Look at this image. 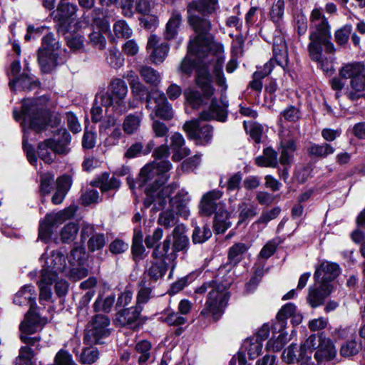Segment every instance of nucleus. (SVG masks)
<instances>
[{"mask_svg":"<svg viewBox=\"0 0 365 365\" xmlns=\"http://www.w3.org/2000/svg\"><path fill=\"white\" fill-rule=\"evenodd\" d=\"M75 212L76 208L69 207L67 209L56 213L47 214L43 221L53 228V227L56 226L73 217Z\"/></svg>","mask_w":365,"mask_h":365,"instance_id":"nucleus-36","label":"nucleus"},{"mask_svg":"<svg viewBox=\"0 0 365 365\" xmlns=\"http://www.w3.org/2000/svg\"><path fill=\"white\" fill-rule=\"evenodd\" d=\"M222 195V192L217 190L203 195L200 204V212L202 215L210 216L215 212L216 213L220 207H224L223 205L218 202Z\"/></svg>","mask_w":365,"mask_h":365,"instance_id":"nucleus-17","label":"nucleus"},{"mask_svg":"<svg viewBox=\"0 0 365 365\" xmlns=\"http://www.w3.org/2000/svg\"><path fill=\"white\" fill-rule=\"evenodd\" d=\"M195 81L205 97H210L213 94L214 88L211 84V77L207 66L197 69Z\"/></svg>","mask_w":365,"mask_h":365,"instance_id":"nucleus-30","label":"nucleus"},{"mask_svg":"<svg viewBox=\"0 0 365 365\" xmlns=\"http://www.w3.org/2000/svg\"><path fill=\"white\" fill-rule=\"evenodd\" d=\"M77 10V6L73 4L63 1L58 3L57 9L51 14L58 26V32L65 34L67 31L69 25L75 19Z\"/></svg>","mask_w":365,"mask_h":365,"instance_id":"nucleus-11","label":"nucleus"},{"mask_svg":"<svg viewBox=\"0 0 365 365\" xmlns=\"http://www.w3.org/2000/svg\"><path fill=\"white\" fill-rule=\"evenodd\" d=\"M332 286L329 283H320L318 287H309L307 297V302L316 308L323 304L325 299L331 294Z\"/></svg>","mask_w":365,"mask_h":365,"instance_id":"nucleus-22","label":"nucleus"},{"mask_svg":"<svg viewBox=\"0 0 365 365\" xmlns=\"http://www.w3.org/2000/svg\"><path fill=\"white\" fill-rule=\"evenodd\" d=\"M99 187L101 191L107 192L117 189L120 186V181L115 178H109L108 174H103L99 181Z\"/></svg>","mask_w":365,"mask_h":365,"instance_id":"nucleus-59","label":"nucleus"},{"mask_svg":"<svg viewBox=\"0 0 365 365\" xmlns=\"http://www.w3.org/2000/svg\"><path fill=\"white\" fill-rule=\"evenodd\" d=\"M78 226L74 222L66 225L61 231V237L63 242L69 243L73 242L77 237Z\"/></svg>","mask_w":365,"mask_h":365,"instance_id":"nucleus-53","label":"nucleus"},{"mask_svg":"<svg viewBox=\"0 0 365 365\" xmlns=\"http://www.w3.org/2000/svg\"><path fill=\"white\" fill-rule=\"evenodd\" d=\"M340 273V267L336 263L325 261L316 269L314 277L319 283H329L336 278Z\"/></svg>","mask_w":365,"mask_h":365,"instance_id":"nucleus-18","label":"nucleus"},{"mask_svg":"<svg viewBox=\"0 0 365 365\" xmlns=\"http://www.w3.org/2000/svg\"><path fill=\"white\" fill-rule=\"evenodd\" d=\"M67 272L65 255L59 251H52L45 259L41 272H46L47 277L56 280L60 273Z\"/></svg>","mask_w":365,"mask_h":365,"instance_id":"nucleus-13","label":"nucleus"},{"mask_svg":"<svg viewBox=\"0 0 365 365\" xmlns=\"http://www.w3.org/2000/svg\"><path fill=\"white\" fill-rule=\"evenodd\" d=\"M282 359L287 364L299 363L300 365L310 362L312 356L305 354L302 346L297 344H290L282 353Z\"/></svg>","mask_w":365,"mask_h":365,"instance_id":"nucleus-23","label":"nucleus"},{"mask_svg":"<svg viewBox=\"0 0 365 365\" xmlns=\"http://www.w3.org/2000/svg\"><path fill=\"white\" fill-rule=\"evenodd\" d=\"M227 105L221 101L213 98L211 101L210 110L200 113L199 119L186 122L183 125L184 130L190 138L196 140L197 145H207L212 139L213 128L211 125L200 123L202 120L216 119L225 122L227 118Z\"/></svg>","mask_w":365,"mask_h":365,"instance_id":"nucleus-1","label":"nucleus"},{"mask_svg":"<svg viewBox=\"0 0 365 365\" xmlns=\"http://www.w3.org/2000/svg\"><path fill=\"white\" fill-rule=\"evenodd\" d=\"M38 51H44L46 53H61L60 44L58 40L54 38L53 34L49 33L42 38V46Z\"/></svg>","mask_w":365,"mask_h":365,"instance_id":"nucleus-47","label":"nucleus"},{"mask_svg":"<svg viewBox=\"0 0 365 365\" xmlns=\"http://www.w3.org/2000/svg\"><path fill=\"white\" fill-rule=\"evenodd\" d=\"M284 329L279 330L281 333L279 334L277 339H271L267 343V348L272 349L274 351H280L284 346L289 341L287 333L283 331Z\"/></svg>","mask_w":365,"mask_h":365,"instance_id":"nucleus-55","label":"nucleus"},{"mask_svg":"<svg viewBox=\"0 0 365 365\" xmlns=\"http://www.w3.org/2000/svg\"><path fill=\"white\" fill-rule=\"evenodd\" d=\"M223 51V46L220 43L215 41L211 38H203L202 36H199L189 48V54L195 55L199 58H204L209 54L213 56L215 61L213 73L216 83L218 86L226 88V80L222 71L225 59Z\"/></svg>","mask_w":365,"mask_h":365,"instance_id":"nucleus-4","label":"nucleus"},{"mask_svg":"<svg viewBox=\"0 0 365 365\" xmlns=\"http://www.w3.org/2000/svg\"><path fill=\"white\" fill-rule=\"evenodd\" d=\"M61 53H46L38 51V61L43 73L51 72L59 63V56Z\"/></svg>","mask_w":365,"mask_h":365,"instance_id":"nucleus-33","label":"nucleus"},{"mask_svg":"<svg viewBox=\"0 0 365 365\" xmlns=\"http://www.w3.org/2000/svg\"><path fill=\"white\" fill-rule=\"evenodd\" d=\"M128 92L126 83L120 78H114L110 81L107 91L98 93L97 102L102 103L106 109L111 108L113 111L122 114L128 110L125 101Z\"/></svg>","mask_w":365,"mask_h":365,"instance_id":"nucleus-6","label":"nucleus"},{"mask_svg":"<svg viewBox=\"0 0 365 365\" xmlns=\"http://www.w3.org/2000/svg\"><path fill=\"white\" fill-rule=\"evenodd\" d=\"M334 148L328 143L322 145L312 143L307 149L309 155L319 158H325L334 152Z\"/></svg>","mask_w":365,"mask_h":365,"instance_id":"nucleus-49","label":"nucleus"},{"mask_svg":"<svg viewBox=\"0 0 365 365\" xmlns=\"http://www.w3.org/2000/svg\"><path fill=\"white\" fill-rule=\"evenodd\" d=\"M243 348L247 352L250 358L254 359L257 357L262 351V343L257 339L250 338L245 341Z\"/></svg>","mask_w":365,"mask_h":365,"instance_id":"nucleus-50","label":"nucleus"},{"mask_svg":"<svg viewBox=\"0 0 365 365\" xmlns=\"http://www.w3.org/2000/svg\"><path fill=\"white\" fill-rule=\"evenodd\" d=\"M186 232L187 230L183 224L177 225L173 230V247L177 253L179 252L185 253L187 252L190 245V240Z\"/></svg>","mask_w":365,"mask_h":365,"instance_id":"nucleus-25","label":"nucleus"},{"mask_svg":"<svg viewBox=\"0 0 365 365\" xmlns=\"http://www.w3.org/2000/svg\"><path fill=\"white\" fill-rule=\"evenodd\" d=\"M182 22V16L180 11L176 9L173 10L165 26L164 38L168 41L173 39L177 36Z\"/></svg>","mask_w":365,"mask_h":365,"instance_id":"nucleus-31","label":"nucleus"},{"mask_svg":"<svg viewBox=\"0 0 365 365\" xmlns=\"http://www.w3.org/2000/svg\"><path fill=\"white\" fill-rule=\"evenodd\" d=\"M131 251L133 259L135 262L140 261L143 259V255L145 249L143 245V233L140 230H135L133 237Z\"/></svg>","mask_w":365,"mask_h":365,"instance_id":"nucleus-44","label":"nucleus"},{"mask_svg":"<svg viewBox=\"0 0 365 365\" xmlns=\"http://www.w3.org/2000/svg\"><path fill=\"white\" fill-rule=\"evenodd\" d=\"M152 344L147 340H143L135 344V357L139 365H144L151 356Z\"/></svg>","mask_w":365,"mask_h":365,"instance_id":"nucleus-41","label":"nucleus"},{"mask_svg":"<svg viewBox=\"0 0 365 365\" xmlns=\"http://www.w3.org/2000/svg\"><path fill=\"white\" fill-rule=\"evenodd\" d=\"M142 118L143 114L141 113L129 114L125 116L123 123L124 132L128 135H132L137 132L140 128Z\"/></svg>","mask_w":365,"mask_h":365,"instance_id":"nucleus-43","label":"nucleus"},{"mask_svg":"<svg viewBox=\"0 0 365 365\" xmlns=\"http://www.w3.org/2000/svg\"><path fill=\"white\" fill-rule=\"evenodd\" d=\"M178 187L177 183H172L162 187L160 191L158 192L155 198H154V194L156 192V190L148 189L147 197L145 198L143 202L144 206L149 207L153 205V209L160 210H163L169 204L172 208L176 210L177 215L187 219L190 214L188 206L190 197H188L187 192L183 190H180L174 197H171V195Z\"/></svg>","mask_w":365,"mask_h":365,"instance_id":"nucleus-3","label":"nucleus"},{"mask_svg":"<svg viewBox=\"0 0 365 365\" xmlns=\"http://www.w3.org/2000/svg\"><path fill=\"white\" fill-rule=\"evenodd\" d=\"M249 246L242 242L234 244L228 250V262L232 266H236L242 259L243 255L248 250Z\"/></svg>","mask_w":365,"mask_h":365,"instance_id":"nucleus-42","label":"nucleus"},{"mask_svg":"<svg viewBox=\"0 0 365 365\" xmlns=\"http://www.w3.org/2000/svg\"><path fill=\"white\" fill-rule=\"evenodd\" d=\"M341 78L350 79L349 88L346 91L347 97L355 101L359 99L365 91V66L355 62L347 63L339 70Z\"/></svg>","mask_w":365,"mask_h":365,"instance_id":"nucleus-7","label":"nucleus"},{"mask_svg":"<svg viewBox=\"0 0 365 365\" xmlns=\"http://www.w3.org/2000/svg\"><path fill=\"white\" fill-rule=\"evenodd\" d=\"M274 56L272 59L277 64L284 68L287 66L288 53L287 47L283 36H275L273 42Z\"/></svg>","mask_w":365,"mask_h":365,"instance_id":"nucleus-26","label":"nucleus"},{"mask_svg":"<svg viewBox=\"0 0 365 365\" xmlns=\"http://www.w3.org/2000/svg\"><path fill=\"white\" fill-rule=\"evenodd\" d=\"M168 268V264L161 260L151 262L147 264L144 274L148 276L150 279L155 282L164 276Z\"/></svg>","mask_w":365,"mask_h":365,"instance_id":"nucleus-38","label":"nucleus"},{"mask_svg":"<svg viewBox=\"0 0 365 365\" xmlns=\"http://www.w3.org/2000/svg\"><path fill=\"white\" fill-rule=\"evenodd\" d=\"M141 311L142 308L138 305L122 309L116 314L115 321L122 327L132 324L137 321Z\"/></svg>","mask_w":365,"mask_h":365,"instance_id":"nucleus-32","label":"nucleus"},{"mask_svg":"<svg viewBox=\"0 0 365 365\" xmlns=\"http://www.w3.org/2000/svg\"><path fill=\"white\" fill-rule=\"evenodd\" d=\"M178 217L172 209L163 211L158 219V223L165 228H170L176 225Z\"/></svg>","mask_w":365,"mask_h":365,"instance_id":"nucleus-54","label":"nucleus"},{"mask_svg":"<svg viewBox=\"0 0 365 365\" xmlns=\"http://www.w3.org/2000/svg\"><path fill=\"white\" fill-rule=\"evenodd\" d=\"M171 237L170 235L166 237L165 240L158 245L152 253V256L157 260H161L165 263L173 264L177 258V252L174 248L170 247Z\"/></svg>","mask_w":365,"mask_h":365,"instance_id":"nucleus-19","label":"nucleus"},{"mask_svg":"<svg viewBox=\"0 0 365 365\" xmlns=\"http://www.w3.org/2000/svg\"><path fill=\"white\" fill-rule=\"evenodd\" d=\"M54 182V175L51 173H44L41 176L40 190L43 195L51 192Z\"/></svg>","mask_w":365,"mask_h":365,"instance_id":"nucleus-63","label":"nucleus"},{"mask_svg":"<svg viewBox=\"0 0 365 365\" xmlns=\"http://www.w3.org/2000/svg\"><path fill=\"white\" fill-rule=\"evenodd\" d=\"M106 61L107 63L114 68H118L124 63V58L119 50L115 47L109 49Z\"/></svg>","mask_w":365,"mask_h":365,"instance_id":"nucleus-56","label":"nucleus"},{"mask_svg":"<svg viewBox=\"0 0 365 365\" xmlns=\"http://www.w3.org/2000/svg\"><path fill=\"white\" fill-rule=\"evenodd\" d=\"M114 302V295H110L106 297H103L101 295H99L93 304V309L95 312H104L108 313L110 312Z\"/></svg>","mask_w":365,"mask_h":365,"instance_id":"nucleus-51","label":"nucleus"},{"mask_svg":"<svg viewBox=\"0 0 365 365\" xmlns=\"http://www.w3.org/2000/svg\"><path fill=\"white\" fill-rule=\"evenodd\" d=\"M192 4V12L208 16L215 13L218 9V0H192L187 5V10Z\"/></svg>","mask_w":365,"mask_h":365,"instance_id":"nucleus-29","label":"nucleus"},{"mask_svg":"<svg viewBox=\"0 0 365 365\" xmlns=\"http://www.w3.org/2000/svg\"><path fill=\"white\" fill-rule=\"evenodd\" d=\"M259 167L276 168L278 164L277 153L271 148H264L263 154L255 159Z\"/></svg>","mask_w":365,"mask_h":365,"instance_id":"nucleus-40","label":"nucleus"},{"mask_svg":"<svg viewBox=\"0 0 365 365\" xmlns=\"http://www.w3.org/2000/svg\"><path fill=\"white\" fill-rule=\"evenodd\" d=\"M110 319L103 314L95 315L89 322L84 341L88 344H101V339L110 335Z\"/></svg>","mask_w":365,"mask_h":365,"instance_id":"nucleus-9","label":"nucleus"},{"mask_svg":"<svg viewBox=\"0 0 365 365\" xmlns=\"http://www.w3.org/2000/svg\"><path fill=\"white\" fill-rule=\"evenodd\" d=\"M170 148L173 152L172 159L178 162L190 154L189 148L184 147L185 139L178 133H174L171 138Z\"/></svg>","mask_w":365,"mask_h":365,"instance_id":"nucleus-28","label":"nucleus"},{"mask_svg":"<svg viewBox=\"0 0 365 365\" xmlns=\"http://www.w3.org/2000/svg\"><path fill=\"white\" fill-rule=\"evenodd\" d=\"M351 33V25H345L341 29L336 31L334 34L335 40L337 43L340 45L345 44L349 38V36Z\"/></svg>","mask_w":365,"mask_h":365,"instance_id":"nucleus-64","label":"nucleus"},{"mask_svg":"<svg viewBox=\"0 0 365 365\" xmlns=\"http://www.w3.org/2000/svg\"><path fill=\"white\" fill-rule=\"evenodd\" d=\"M93 24L96 31L93 30L88 36L89 43L96 48L103 50L106 46V39L104 34L110 30V24L104 18L103 10L94 9L93 11Z\"/></svg>","mask_w":365,"mask_h":365,"instance_id":"nucleus-10","label":"nucleus"},{"mask_svg":"<svg viewBox=\"0 0 365 365\" xmlns=\"http://www.w3.org/2000/svg\"><path fill=\"white\" fill-rule=\"evenodd\" d=\"M88 259V254L83 247L73 248L68 256L69 264L72 267L83 266Z\"/></svg>","mask_w":365,"mask_h":365,"instance_id":"nucleus-48","label":"nucleus"},{"mask_svg":"<svg viewBox=\"0 0 365 365\" xmlns=\"http://www.w3.org/2000/svg\"><path fill=\"white\" fill-rule=\"evenodd\" d=\"M164 180L158 174L157 170L155 168V162L145 165L140 170L138 183L140 187L148 185L145 190V195H147V190L153 189L156 190L154 194V198L157 197V194L160 191V185H162Z\"/></svg>","mask_w":365,"mask_h":365,"instance_id":"nucleus-12","label":"nucleus"},{"mask_svg":"<svg viewBox=\"0 0 365 365\" xmlns=\"http://www.w3.org/2000/svg\"><path fill=\"white\" fill-rule=\"evenodd\" d=\"M309 20L311 32L309 34L310 43L308 48L315 49L314 47L320 46L319 41L331 38L330 25L327 19L319 9L312 10Z\"/></svg>","mask_w":365,"mask_h":365,"instance_id":"nucleus-8","label":"nucleus"},{"mask_svg":"<svg viewBox=\"0 0 365 365\" xmlns=\"http://www.w3.org/2000/svg\"><path fill=\"white\" fill-rule=\"evenodd\" d=\"M140 289L137 295V305L145 304L151 297L152 289L146 286V282L141 280L139 283Z\"/></svg>","mask_w":365,"mask_h":365,"instance_id":"nucleus-62","label":"nucleus"},{"mask_svg":"<svg viewBox=\"0 0 365 365\" xmlns=\"http://www.w3.org/2000/svg\"><path fill=\"white\" fill-rule=\"evenodd\" d=\"M46 323V319L41 317L31 305L25 315L24 320L20 324L19 328L21 334H32L37 331L39 325Z\"/></svg>","mask_w":365,"mask_h":365,"instance_id":"nucleus-20","label":"nucleus"},{"mask_svg":"<svg viewBox=\"0 0 365 365\" xmlns=\"http://www.w3.org/2000/svg\"><path fill=\"white\" fill-rule=\"evenodd\" d=\"M229 287L230 283L223 284L215 278L203 283L195 289V294L207 293L205 305L200 312L201 316L205 318L211 317L213 322H217L222 317L230 298Z\"/></svg>","mask_w":365,"mask_h":365,"instance_id":"nucleus-2","label":"nucleus"},{"mask_svg":"<svg viewBox=\"0 0 365 365\" xmlns=\"http://www.w3.org/2000/svg\"><path fill=\"white\" fill-rule=\"evenodd\" d=\"M36 294L34 287L31 285H25L14 296V302L19 306L31 304L33 308L36 309Z\"/></svg>","mask_w":365,"mask_h":365,"instance_id":"nucleus-34","label":"nucleus"},{"mask_svg":"<svg viewBox=\"0 0 365 365\" xmlns=\"http://www.w3.org/2000/svg\"><path fill=\"white\" fill-rule=\"evenodd\" d=\"M68 46L73 51H80L83 48V38L77 34L67 33L65 37Z\"/></svg>","mask_w":365,"mask_h":365,"instance_id":"nucleus-60","label":"nucleus"},{"mask_svg":"<svg viewBox=\"0 0 365 365\" xmlns=\"http://www.w3.org/2000/svg\"><path fill=\"white\" fill-rule=\"evenodd\" d=\"M232 223L230 221V215L224 207H220L215 213L214 219V230L217 234L224 233Z\"/></svg>","mask_w":365,"mask_h":365,"instance_id":"nucleus-37","label":"nucleus"},{"mask_svg":"<svg viewBox=\"0 0 365 365\" xmlns=\"http://www.w3.org/2000/svg\"><path fill=\"white\" fill-rule=\"evenodd\" d=\"M113 31L118 38H130L132 35V29L124 20H120L113 25Z\"/></svg>","mask_w":365,"mask_h":365,"instance_id":"nucleus-61","label":"nucleus"},{"mask_svg":"<svg viewBox=\"0 0 365 365\" xmlns=\"http://www.w3.org/2000/svg\"><path fill=\"white\" fill-rule=\"evenodd\" d=\"M39 81L33 76L29 73L28 64L26 63L24 72L19 77L13 78L9 82V86L11 89L18 88L24 91H31L39 86Z\"/></svg>","mask_w":365,"mask_h":365,"instance_id":"nucleus-24","label":"nucleus"},{"mask_svg":"<svg viewBox=\"0 0 365 365\" xmlns=\"http://www.w3.org/2000/svg\"><path fill=\"white\" fill-rule=\"evenodd\" d=\"M147 49H153L150 53V60L154 64L163 63L167 57L170 46L168 43L158 44V38L156 35H151L148 41Z\"/></svg>","mask_w":365,"mask_h":365,"instance_id":"nucleus-21","label":"nucleus"},{"mask_svg":"<svg viewBox=\"0 0 365 365\" xmlns=\"http://www.w3.org/2000/svg\"><path fill=\"white\" fill-rule=\"evenodd\" d=\"M192 4L187 11V22L194 31L198 34V35L193 40L190 41L188 48L191 47L192 43L197 41V38L199 36H202L203 38H211L213 40V38L211 36L207 35L212 27L210 21L205 18V16H200L197 13L192 12Z\"/></svg>","mask_w":365,"mask_h":365,"instance_id":"nucleus-14","label":"nucleus"},{"mask_svg":"<svg viewBox=\"0 0 365 365\" xmlns=\"http://www.w3.org/2000/svg\"><path fill=\"white\" fill-rule=\"evenodd\" d=\"M56 281L53 278L47 277L46 272H41V278L38 282L40 289L39 301L41 304L45 302H49L52 297L51 285Z\"/></svg>","mask_w":365,"mask_h":365,"instance_id":"nucleus-39","label":"nucleus"},{"mask_svg":"<svg viewBox=\"0 0 365 365\" xmlns=\"http://www.w3.org/2000/svg\"><path fill=\"white\" fill-rule=\"evenodd\" d=\"M14 118L16 120L22 116L24 119V129L25 125H29V128L38 133L46 129L49 113L46 109L45 103L41 99H27L24 101L21 114L14 112Z\"/></svg>","mask_w":365,"mask_h":365,"instance_id":"nucleus-5","label":"nucleus"},{"mask_svg":"<svg viewBox=\"0 0 365 365\" xmlns=\"http://www.w3.org/2000/svg\"><path fill=\"white\" fill-rule=\"evenodd\" d=\"M138 71L145 83L157 86L160 82V74L154 68L148 66H142Z\"/></svg>","mask_w":365,"mask_h":365,"instance_id":"nucleus-45","label":"nucleus"},{"mask_svg":"<svg viewBox=\"0 0 365 365\" xmlns=\"http://www.w3.org/2000/svg\"><path fill=\"white\" fill-rule=\"evenodd\" d=\"M86 239L87 247L90 252L101 250L106 244V237L103 233L97 232L93 225H84L81 232V240L84 242Z\"/></svg>","mask_w":365,"mask_h":365,"instance_id":"nucleus-16","label":"nucleus"},{"mask_svg":"<svg viewBox=\"0 0 365 365\" xmlns=\"http://www.w3.org/2000/svg\"><path fill=\"white\" fill-rule=\"evenodd\" d=\"M308 48L309 54L311 59L317 63L318 67L320 68L324 73H329L333 71V65L330 59L322 55V48L321 46Z\"/></svg>","mask_w":365,"mask_h":365,"instance_id":"nucleus-35","label":"nucleus"},{"mask_svg":"<svg viewBox=\"0 0 365 365\" xmlns=\"http://www.w3.org/2000/svg\"><path fill=\"white\" fill-rule=\"evenodd\" d=\"M147 109L155 110V115L164 120L171 119L173 113L171 105L168 103L165 95L163 93L158 94L155 97L148 95Z\"/></svg>","mask_w":365,"mask_h":365,"instance_id":"nucleus-15","label":"nucleus"},{"mask_svg":"<svg viewBox=\"0 0 365 365\" xmlns=\"http://www.w3.org/2000/svg\"><path fill=\"white\" fill-rule=\"evenodd\" d=\"M34 356V351L31 348L26 346H22L15 360V365H32L31 359Z\"/></svg>","mask_w":365,"mask_h":365,"instance_id":"nucleus-58","label":"nucleus"},{"mask_svg":"<svg viewBox=\"0 0 365 365\" xmlns=\"http://www.w3.org/2000/svg\"><path fill=\"white\" fill-rule=\"evenodd\" d=\"M212 237V231L207 225L202 227L196 226L192 232V240L194 244L203 243Z\"/></svg>","mask_w":365,"mask_h":365,"instance_id":"nucleus-52","label":"nucleus"},{"mask_svg":"<svg viewBox=\"0 0 365 365\" xmlns=\"http://www.w3.org/2000/svg\"><path fill=\"white\" fill-rule=\"evenodd\" d=\"M296 311V306L293 303H287L280 309L277 314V319L278 321L277 326L279 327V330L284 329L286 319L292 317Z\"/></svg>","mask_w":365,"mask_h":365,"instance_id":"nucleus-46","label":"nucleus"},{"mask_svg":"<svg viewBox=\"0 0 365 365\" xmlns=\"http://www.w3.org/2000/svg\"><path fill=\"white\" fill-rule=\"evenodd\" d=\"M38 157L46 163H51L53 161L55 154L51 150V145L47 143V140L38 144Z\"/></svg>","mask_w":365,"mask_h":365,"instance_id":"nucleus-57","label":"nucleus"},{"mask_svg":"<svg viewBox=\"0 0 365 365\" xmlns=\"http://www.w3.org/2000/svg\"><path fill=\"white\" fill-rule=\"evenodd\" d=\"M336 354V350L331 340L323 339L318 344L314 358L318 363H323L332 360Z\"/></svg>","mask_w":365,"mask_h":365,"instance_id":"nucleus-27","label":"nucleus"}]
</instances>
